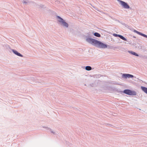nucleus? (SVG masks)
Masks as SVG:
<instances>
[{"instance_id": "nucleus-1", "label": "nucleus", "mask_w": 147, "mask_h": 147, "mask_svg": "<svg viewBox=\"0 0 147 147\" xmlns=\"http://www.w3.org/2000/svg\"><path fill=\"white\" fill-rule=\"evenodd\" d=\"M86 41L89 43L96 46H97L98 41L95 39L88 38L86 39Z\"/></svg>"}, {"instance_id": "nucleus-2", "label": "nucleus", "mask_w": 147, "mask_h": 147, "mask_svg": "<svg viewBox=\"0 0 147 147\" xmlns=\"http://www.w3.org/2000/svg\"><path fill=\"white\" fill-rule=\"evenodd\" d=\"M123 92L130 95H136V92L129 90H124Z\"/></svg>"}, {"instance_id": "nucleus-3", "label": "nucleus", "mask_w": 147, "mask_h": 147, "mask_svg": "<svg viewBox=\"0 0 147 147\" xmlns=\"http://www.w3.org/2000/svg\"><path fill=\"white\" fill-rule=\"evenodd\" d=\"M57 18L59 19L58 21L59 22L61 23L64 26L66 27H68V24L66 22H65L63 19L59 16H58Z\"/></svg>"}, {"instance_id": "nucleus-4", "label": "nucleus", "mask_w": 147, "mask_h": 147, "mask_svg": "<svg viewBox=\"0 0 147 147\" xmlns=\"http://www.w3.org/2000/svg\"><path fill=\"white\" fill-rule=\"evenodd\" d=\"M120 4L125 9H129V6L127 3L123 1L119 0Z\"/></svg>"}, {"instance_id": "nucleus-5", "label": "nucleus", "mask_w": 147, "mask_h": 147, "mask_svg": "<svg viewBox=\"0 0 147 147\" xmlns=\"http://www.w3.org/2000/svg\"><path fill=\"white\" fill-rule=\"evenodd\" d=\"M97 46L102 48H106L107 47V46L106 45L104 44L99 41H98Z\"/></svg>"}, {"instance_id": "nucleus-6", "label": "nucleus", "mask_w": 147, "mask_h": 147, "mask_svg": "<svg viewBox=\"0 0 147 147\" xmlns=\"http://www.w3.org/2000/svg\"><path fill=\"white\" fill-rule=\"evenodd\" d=\"M122 76L123 77H124L125 78H133L134 77V76L132 75H130L129 74H123L122 75Z\"/></svg>"}, {"instance_id": "nucleus-7", "label": "nucleus", "mask_w": 147, "mask_h": 147, "mask_svg": "<svg viewBox=\"0 0 147 147\" xmlns=\"http://www.w3.org/2000/svg\"><path fill=\"white\" fill-rule=\"evenodd\" d=\"M134 32H135L140 35H141L144 37H146V38H147V35L144 34H142V33L138 31H137V30H134Z\"/></svg>"}, {"instance_id": "nucleus-8", "label": "nucleus", "mask_w": 147, "mask_h": 147, "mask_svg": "<svg viewBox=\"0 0 147 147\" xmlns=\"http://www.w3.org/2000/svg\"><path fill=\"white\" fill-rule=\"evenodd\" d=\"M12 51L15 54L17 55L18 56L21 57H22L23 56L21 54L18 53L17 51L14 50H13Z\"/></svg>"}, {"instance_id": "nucleus-9", "label": "nucleus", "mask_w": 147, "mask_h": 147, "mask_svg": "<svg viewBox=\"0 0 147 147\" xmlns=\"http://www.w3.org/2000/svg\"><path fill=\"white\" fill-rule=\"evenodd\" d=\"M142 90L145 93L147 94V88L145 87L142 86L141 87Z\"/></svg>"}, {"instance_id": "nucleus-10", "label": "nucleus", "mask_w": 147, "mask_h": 147, "mask_svg": "<svg viewBox=\"0 0 147 147\" xmlns=\"http://www.w3.org/2000/svg\"><path fill=\"white\" fill-rule=\"evenodd\" d=\"M85 69L86 70L89 71L92 69L91 67L90 66H87L86 67Z\"/></svg>"}, {"instance_id": "nucleus-11", "label": "nucleus", "mask_w": 147, "mask_h": 147, "mask_svg": "<svg viewBox=\"0 0 147 147\" xmlns=\"http://www.w3.org/2000/svg\"><path fill=\"white\" fill-rule=\"evenodd\" d=\"M119 37L125 41H127V39L125 38L123 36L121 35H119Z\"/></svg>"}, {"instance_id": "nucleus-12", "label": "nucleus", "mask_w": 147, "mask_h": 147, "mask_svg": "<svg viewBox=\"0 0 147 147\" xmlns=\"http://www.w3.org/2000/svg\"><path fill=\"white\" fill-rule=\"evenodd\" d=\"M94 35L95 36L98 37H100V34L99 33H97V32L95 33L94 34Z\"/></svg>"}, {"instance_id": "nucleus-13", "label": "nucleus", "mask_w": 147, "mask_h": 147, "mask_svg": "<svg viewBox=\"0 0 147 147\" xmlns=\"http://www.w3.org/2000/svg\"><path fill=\"white\" fill-rule=\"evenodd\" d=\"M129 52L132 55H135L137 56H138V54H137L136 53H135L134 52L131 51V52Z\"/></svg>"}, {"instance_id": "nucleus-14", "label": "nucleus", "mask_w": 147, "mask_h": 147, "mask_svg": "<svg viewBox=\"0 0 147 147\" xmlns=\"http://www.w3.org/2000/svg\"><path fill=\"white\" fill-rule=\"evenodd\" d=\"M120 35H119V34H113V35L115 36H116V37H117V36H118L119 37V36Z\"/></svg>"}]
</instances>
